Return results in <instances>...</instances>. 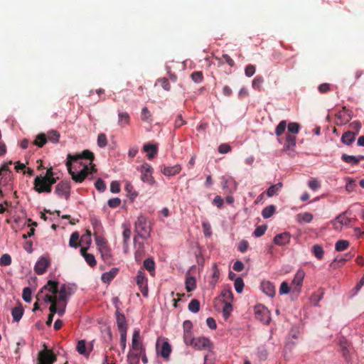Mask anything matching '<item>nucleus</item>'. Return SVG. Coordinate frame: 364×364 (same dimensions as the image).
I'll use <instances>...</instances> for the list:
<instances>
[{"label": "nucleus", "instance_id": "obj_1", "mask_svg": "<svg viewBox=\"0 0 364 364\" xmlns=\"http://www.w3.org/2000/svg\"><path fill=\"white\" fill-rule=\"evenodd\" d=\"M80 159H88L92 162L95 156L92 151L87 149L84 150L81 154L68 155L66 166L72 179L77 183L82 182L89 173L88 166L78 162Z\"/></svg>", "mask_w": 364, "mask_h": 364}, {"label": "nucleus", "instance_id": "obj_2", "mask_svg": "<svg viewBox=\"0 0 364 364\" xmlns=\"http://www.w3.org/2000/svg\"><path fill=\"white\" fill-rule=\"evenodd\" d=\"M151 227L147 218L144 215H139L135 222V232L141 238L146 239L150 235Z\"/></svg>", "mask_w": 364, "mask_h": 364}, {"label": "nucleus", "instance_id": "obj_3", "mask_svg": "<svg viewBox=\"0 0 364 364\" xmlns=\"http://www.w3.org/2000/svg\"><path fill=\"white\" fill-rule=\"evenodd\" d=\"M139 170L141 172V180L144 183H146L151 186L155 183L156 181L152 176L154 169L150 164L144 163Z\"/></svg>", "mask_w": 364, "mask_h": 364}, {"label": "nucleus", "instance_id": "obj_4", "mask_svg": "<svg viewBox=\"0 0 364 364\" xmlns=\"http://www.w3.org/2000/svg\"><path fill=\"white\" fill-rule=\"evenodd\" d=\"M55 193L59 197H64L66 200H68L70 195V182L67 181H62L58 183L55 186Z\"/></svg>", "mask_w": 364, "mask_h": 364}, {"label": "nucleus", "instance_id": "obj_5", "mask_svg": "<svg viewBox=\"0 0 364 364\" xmlns=\"http://www.w3.org/2000/svg\"><path fill=\"white\" fill-rule=\"evenodd\" d=\"M33 189L39 193H49L51 192L52 189L50 188V186L47 183L46 180L42 178L41 176H38L35 178L33 181Z\"/></svg>", "mask_w": 364, "mask_h": 364}, {"label": "nucleus", "instance_id": "obj_6", "mask_svg": "<svg viewBox=\"0 0 364 364\" xmlns=\"http://www.w3.org/2000/svg\"><path fill=\"white\" fill-rule=\"evenodd\" d=\"M36 299L38 301H40L41 299L46 303H50L51 305L49 308V310L50 311V314H53V315H54L57 312L58 308L55 296H50L49 294L44 295L43 294V291H40L36 296Z\"/></svg>", "mask_w": 364, "mask_h": 364}, {"label": "nucleus", "instance_id": "obj_7", "mask_svg": "<svg viewBox=\"0 0 364 364\" xmlns=\"http://www.w3.org/2000/svg\"><path fill=\"white\" fill-rule=\"evenodd\" d=\"M352 112L343 107L336 115V124L342 125L348 123L352 119Z\"/></svg>", "mask_w": 364, "mask_h": 364}, {"label": "nucleus", "instance_id": "obj_8", "mask_svg": "<svg viewBox=\"0 0 364 364\" xmlns=\"http://www.w3.org/2000/svg\"><path fill=\"white\" fill-rule=\"evenodd\" d=\"M304 277V271L301 269H299L295 274L294 279L291 282V287L293 288L294 291L297 293L300 292Z\"/></svg>", "mask_w": 364, "mask_h": 364}, {"label": "nucleus", "instance_id": "obj_9", "mask_svg": "<svg viewBox=\"0 0 364 364\" xmlns=\"http://www.w3.org/2000/svg\"><path fill=\"white\" fill-rule=\"evenodd\" d=\"M193 346L196 350H210L213 347L210 341L205 337H198L195 338L193 341Z\"/></svg>", "mask_w": 364, "mask_h": 364}, {"label": "nucleus", "instance_id": "obj_10", "mask_svg": "<svg viewBox=\"0 0 364 364\" xmlns=\"http://www.w3.org/2000/svg\"><path fill=\"white\" fill-rule=\"evenodd\" d=\"M50 262L46 257H41L34 267V271L37 274H43L47 270V268L50 266Z\"/></svg>", "mask_w": 364, "mask_h": 364}, {"label": "nucleus", "instance_id": "obj_11", "mask_svg": "<svg viewBox=\"0 0 364 364\" xmlns=\"http://www.w3.org/2000/svg\"><path fill=\"white\" fill-rule=\"evenodd\" d=\"M146 281L147 279L145 277V273L142 270L138 271L136 277V282L144 295H146L148 291Z\"/></svg>", "mask_w": 364, "mask_h": 364}, {"label": "nucleus", "instance_id": "obj_12", "mask_svg": "<svg viewBox=\"0 0 364 364\" xmlns=\"http://www.w3.org/2000/svg\"><path fill=\"white\" fill-rule=\"evenodd\" d=\"M117 328L119 332L127 331V325L125 316L119 309L115 312Z\"/></svg>", "mask_w": 364, "mask_h": 364}, {"label": "nucleus", "instance_id": "obj_13", "mask_svg": "<svg viewBox=\"0 0 364 364\" xmlns=\"http://www.w3.org/2000/svg\"><path fill=\"white\" fill-rule=\"evenodd\" d=\"M350 219L346 216V213L340 214L335 220L333 221L334 229L341 230L343 225H349Z\"/></svg>", "mask_w": 364, "mask_h": 364}, {"label": "nucleus", "instance_id": "obj_14", "mask_svg": "<svg viewBox=\"0 0 364 364\" xmlns=\"http://www.w3.org/2000/svg\"><path fill=\"white\" fill-rule=\"evenodd\" d=\"M132 348L134 350H144L143 345L140 341V331L134 330L132 336Z\"/></svg>", "mask_w": 364, "mask_h": 364}, {"label": "nucleus", "instance_id": "obj_15", "mask_svg": "<svg viewBox=\"0 0 364 364\" xmlns=\"http://www.w3.org/2000/svg\"><path fill=\"white\" fill-rule=\"evenodd\" d=\"M38 360H42L46 364L54 363L56 361V356L50 350H45L39 353Z\"/></svg>", "mask_w": 364, "mask_h": 364}, {"label": "nucleus", "instance_id": "obj_16", "mask_svg": "<svg viewBox=\"0 0 364 364\" xmlns=\"http://www.w3.org/2000/svg\"><path fill=\"white\" fill-rule=\"evenodd\" d=\"M290 239V234L289 232H285L277 235L274 238V242L276 245L282 246L289 243Z\"/></svg>", "mask_w": 364, "mask_h": 364}, {"label": "nucleus", "instance_id": "obj_17", "mask_svg": "<svg viewBox=\"0 0 364 364\" xmlns=\"http://www.w3.org/2000/svg\"><path fill=\"white\" fill-rule=\"evenodd\" d=\"M261 288L262 291L268 295L269 296L273 297L275 294V287L274 285L269 282L264 281L261 283Z\"/></svg>", "mask_w": 364, "mask_h": 364}, {"label": "nucleus", "instance_id": "obj_18", "mask_svg": "<svg viewBox=\"0 0 364 364\" xmlns=\"http://www.w3.org/2000/svg\"><path fill=\"white\" fill-rule=\"evenodd\" d=\"M58 299L66 303L68 298L72 294V289L65 284H63L58 290Z\"/></svg>", "mask_w": 364, "mask_h": 364}, {"label": "nucleus", "instance_id": "obj_19", "mask_svg": "<svg viewBox=\"0 0 364 364\" xmlns=\"http://www.w3.org/2000/svg\"><path fill=\"white\" fill-rule=\"evenodd\" d=\"M181 170V167L180 165L177 164L173 166H164L161 168L162 173L165 176H172L178 173Z\"/></svg>", "mask_w": 364, "mask_h": 364}, {"label": "nucleus", "instance_id": "obj_20", "mask_svg": "<svg viewBox=\"0 0 364 364\" xmlns=\"http://www.w3.org/2000/svg\"><path fill=\"white\" fill-rule=\"evenodd\" d=\"M143 149L145 152H147V156L149 159L154 158L158 151V147L156 144H145Z\"/></svg>", "mask_w": 364, "mask_h": 364}, {"label": "nucleus", "instance_id": "obj_21", "mask_svg": "<svg viewBox=\"0 0 364 364\" xmlns=\"http://www.w3.org/2000/svg\"><path fill=\"white\" fill-rule=\"evenodd\" d=\"M355 136L356 134L353 132H346L342 135L341 141L346 145H350L355 141Z\"/></svg>", "mask_w": 364, "mask_h": 364}, {"label": "nucleus", "instance_id": "obj_22", "mask_svg": "<svg viewBox=\"0 0 364 364\" xmlns=\"http://www.w3.org/2000/svg\"><path fill=\"white\" fill-rule=\"evenodd\" d=\"M43 289L48 290L55 296L58 292V282L50 280L47 284L45 285L41 291H43Z\"/></svg>", "mask_w": 364, "mask_h": 364}, {"label": "nucleus", "instance_id": "obj_23", "mask_svg": "<svg viewBox=\"0 0 364 364\" xmlns=\"http://www.w3.org/2000/svg\"><path fill=\"white\" fill-rule=\"evenodd\" d=\"M314 215L309 212L299 213L296 216V220L299 223H310L312 221Z\"/></svg>", "mask_w": 364, "mask_h": 364}, {"label": "nucleus", "instance_id": "obj_24", "mask_svg": "<svg viewBox=\"0 0 364 364\" xmlns=\"http://www.w3.org/2000/svg\"><path fill=\"white\" fill-rule=\"evenodd\" d=\"M118 273V269L112 268L109 272H107L102 274V280L105 283L110 282Z\"/></svg>", "mask_w": 364, "mask_h": 364}, {"label": "nucleus", "instance_id": "obj_25", "mask_svg": "<svg viewBox=\"0 0 364 364\" xmlns=\"http://www.w3.org/2000/svg\"><path fill=\"white\" fill-rule=\"evenodd\" d=\"M118 117V124L122 127L128 125L130 122V117L127 112H119Z\"/></svg>", "mask_w": 364, "mask_h": 364}, {"label": "nucleus", "instance_id": "obj_26", "mask_svg": "<svg viewBox=\"0 0 364 364\" xmlns=\"http://www.w3.org/2000/svg\"><path fill=\"white\" fill-rule=\"evenodd\" d=\"M283 186L282 183L279 182L277 184L271 186L267 190V195L268 197H272L275 195H277L278 193L281 191L282 188Z\"/></svg>", "mask_w": 364, "mask_h": 364}, {"label": "nucleus", "instance_id": "obj_27", "mask_svg": "<svg viewBox=\"0 0 364 364\" xmlns=\"http://www.w3.org/2000/svg\"><path fill=\"white\" fill-rule=\"evenodd\" d=\"M311 252L316 259L321 260L323 258L324 250L321 245H314L311 248Z\"/></svg>", "mask_w": 364, "mask_h": 364}, {"label": "nucleus", "instance_id": "obj_28", "mask_svg": "<svg viewBox=\"0 0 364 364\" xmlns=\"http://www.w3.org/2000/svg\"><path fill=\"white\" fill-rule=\"evenodd\" d=\"M220 296L222 297L223 303H232L233 301V294L230 289L223 290Z\"/></svg>", "mask_w": 364, "mask_h": 364}, {"label": "nucleus", "instance_id": "obj_29", "mask_svg": "<svg viewBox=\"0 0 364 364\" xmlns=\"http://www.w3.org/2000/svg\"><path fill=\"white\" fill-rule=\"evenodd\" d=\"M296 145V136L290 133L287 134L284 147L290 149Z\"/></svg>", "mask_w": 364, "mask_h": 364}, {"label": "nucleus", "instance_id": "obj_30", "mask_svg": "<svg viewBox=\"0 0 364 364\" xmlns=\"http://www.w3.org/2000/svg\"><path fill=\"white\" fill-rule=\"evenodd\" d=\"M11 314L14 321L18 322L23 314V309L21 306H16L12 309Z\"/></svg>", "mask_w": 364, "mask_h": 364}, {"label": "nucleus", "instance_id": "obj_31", "mask_svg": "<svg viewBox=\"0 0 364 364\" xmlns=\"http://www.w3.org/2000/svg\"><path fill=\"white\" fill-rule=\"evenodd\" d=\"M47 137L45 134H39L36 136L33 144L38 147H43L47 142Z\"/></svg>", "mask_w": 364, "mask_h": 364}, {"label": "nucleus", "instance_id": "obj_32", "mask_svg": "<svg viewBox=\"0 0 364 364\" xmlns=\"http://www.w3.org/2000/svg\"><path fill=\"white\" fill-rule=\"evenodd\" d=\"M80 238V235L78 232H74L71 234L70 238L69 240V245L71 247L77 248L80 245V244L78 242Z\"/></svg>", "mask_w": 364, "mask_h": 364}, {"label": "nucleus", "instance_id": "obj_33", "mask_svg": "<svg viewBox=\"0 0 364 364\" xmlns=\"http://www.w3.org/2000/svg\"><path fill=\"white\" fill-rule=\"evenodd\" d=\"M275 210L274 205H268L263 209L262 215L264 218H269L275 213Z\"/></svg>", "mask_w": 364, "mask_h": 364}, {"label": "nucleus", "instance_id": "obj_34", "mask_svg": "<svg viewBox=\"0 0 364 364\" xmlns=\"http://www.w3.org/2000/svg\"><path fill=\"white\" fill-rule=\"evenodd\" d=\"M349 242L344 240H341L336 242L335 249L338 252L346 250L349 247Z\"/></svg>", "mask_w": 364, "mask_h": 364}, {"label": "nucleus", "instance_id": "obj_35", "mask_svg": "<svg viewBox=\"0 0 364 364\" xmlns=\"http://www.w3.org/2000/svg\"><path fill=\"white\" fill-rule=\"evenodd\" d=\"M144 267L148 270L151 275L154 274V269H155V263L154 260L151 258H148L144 261Z\"/></svg>", "mask_w": 364, "mask_h": 364}, {"label": "nucleus", "instance_id": "obj_36", "mask_svg": "<svg viewBox=\"0 0 364 364\" xmlns=\"http://www.w3.org/2000/svg\"><path fill=\"white\" fill-rule=\"evenodd\" d=\"M171 352V348L168 342H164L162 344L161 355L164 358H168Z\"/></svg>", "mask_w": 364, "mask_h": 364}, {"label": "nucleus", "instance_id": "obj_37", "mask_svg": "<svg viewBox=\"0 0 364 364\" xmlns=\"http://www.w3.org/2000/svg\"><path fill=\"white\" fill-rule=\"evenodd\" d=\"M101 256L105 261H108L111 258L110 249L108 247L107 245H104L100 249H99Z\"/></svg>", "mask_w": 364, "mask_h": 364}, {"label": "nucleus", "instance_id": "obj_38", "mask_svg": "<svg viewBox=\"0 0 364 364\" xmlns=\"http://www.w3.org/2000/svg\"><path fill=\"white\" fill-rule=\"evenodd\" d=\"M46 137L47 140L56 143L59 141L60 134L55 130H50L48 132Z\"/></svg>", "mask_w": 364, "mask_h": 364}, {"label": "nucleus", "instance_id": "obj_39", "mask_svg": "<svg viewBox=\"0 0 364 364\" xmlns=\"http://www.w3.org/2000/svg\"><path fill=\"white\" fill-rule=\"evenodd\" d=\"M141 119L144 122H152L151 114L147 107H144L141 112Z\"/></svg>", "mask_w": 364, "mask_h": 364}, {"label": "nucleus", "instance_id": "obj_40", "mask_svg": "<svg viewBox=\"0 0 364 364\" xmlns=\"http://www.w3.org/2000/svg\"><path fill=\"white\" fill-rule=\"evenodd\" d=\"M188 310L193 313H197L200 310V302L194 299L191 301L188 304Z\"/></svg>", "mask_w": 364, "mask_h": 364}, {"label": "nucleus", "instance_id": "obj_41", "mask_svg": "<svg viewBox=\"0 0 364 364\" xmlns=\"http://www.w3.org/2000/svg\"><path fill=\"white\" fill-rule=\"evenodd\" d=\"M341 159L348 164H351L352 165H356L358 164L357 157L355 156H350L344 154L342 155Z\"/></svg>", "mask_w": 364, "mask_h": 364}, {"label": "nucleus", "instance_id": "obj_42", "mask_svg": "<svg viewBox=\"0 0 364 364\" xmlns=\"http://www.w3.org/2000/svg\"><path fill=\"white\" fill-rule=\"evenodd\" d=\"M196 288V280L194 277H189L186 280V289L187 291L190 292Z\"/></svg>", "mask_w": 364, "mask_h": 364}, {"label": "nucleus", "instance_id": "obj_43", "mask_svg": "<svg viewBox=\"0 0 364 364\" xmlns=\"http://www.w3.org/2000/svg\"><path fill=\"white\" fill-rule=\"evenodd\" d=\"M183 340L186 345H193L195 338L193 336L192 331H183Z\"/></svg>", "mask_w": 364, "mask_h": 364}, {"label": "nucleus", "instance_id": "obj_44", "mask_svg": "<svg viewBox=\"0 0 364 364\" xmlns=\"http://www.w3.org/2000/svg\"><path fill=\"white\" fill-rule=\"evenodd\" d=\"M191 77L196 83H200L203 80V74L201 71H194L191 73Z\"/></svg>", "mask_w": 364, "mask_h": 364}, {"label": "nucleus", "instance_id": "obj_45", "mask_svg": "<svg viewBox=\"0 0 364 364\" xmlns=\"http://www.w3.org/2000/svg\"><path fill=\"white\" fill-rule=\"evenodd\" d=\"M244 282L241 277H237L235 279V289L237 293H242L244 288Z\"/></svg>", "mask_w": 364, "mask_h": 364}, {"label": "nucleus", "instance_id": "obj_46", "mask_svg": "<svg viewBox=\"0 0 364 364\" xmlns=\"http://www.w3.org/2000/svg\"><path fill=\"white\" fill-rule=\"evenodd\" d=\"M287 127V122L283 120L279 122L275 129V134L277 136H281L285 131Z\"/></svg>", "mask_w": 364, "mask_h": 364}, {"label": "nucleus", "instance_id": "obj_47", "mask_svg": "<svg viewBox=\"0 0 364 364\" xmlns=\"http://www.w3.org/2000/svg\"><path fill=\"white\" fill-rule=\"evenodd\" d=\"M264 82V79L262 76H256L252 81V87L256 90H260L262 84Z\"/></svg>", "mask_w": 364, "mask_h": 364}, {"label": "nucleus", "instance_id": "obj_48", "mask_svg": "<svg viewBox=\"0 0 364 364\" xmlns=\"http://www.w3.org/2000/svg\"><path fill=\"white\" fill-rule=\"evenodd\" d=\"M299 128L300 126L296 122H291L288 125V131L294 135L299 133Z\"/></svg>", "mask_w": 364, "mask_h": 364}, {"label": "nucleus", "instance_id": "obj_49", "mask_svg": "<svg viewBox=\"0 0 364 364\" xmlns=\"http://www.w3.org/2000/svg\"><path fill=\"white\" fill-rule=\"evenodd\" d=\"M107 144V136L105 134L101 133L97 136V145L101 147H105Z\"/></svg>", "mask_w": 364, "mask_h": 364}, {"label": "nucleus", "instance_id": "obj_50", "mask_svg": "<svg viewBox=\"0 0 364 364\" xmlns=\"http://www.w3.org/2000/svg\"><path fill=\"white\" fill-rule=\"evenodd\" d=\"M11 264V257L9 254H4L0 258L1 266H9Z\"/></svg>", "mask_w": 364, "mask_h": 364}, {"label": "nucleus", "instance_id": "obj_51", "mask_svg": "<svg viewBox=\"0 0 364 364\" xmlns=\"http://www.w3.org/2000/svg\"><path fill=\"white\" fill-rule=\"evenodd\" d=\"M340 346L341 348L343 357L346 358V360H348V353H349L348 350V343L346 341H340Z\"/></svg>", "mask_w": 364, "mask_h": 364}, {"label": "nucleus", "instance_id": "obj_52", "mask_svg": "<svg viewBox=\"0 0 364 364\" xmlns=\"http://www.w3.org/2000/svg\"><path fill=\"white\" fill-rule=\"evenodd\" d=\"M95 186L100 192H104L106 190V184L102 178H98L95 183Z\"/></svg>", "mask_w": 364, "mask_h": 364}, {"label": "nucleus", "instance_id": "obj_53", "mask_svg": "<svg viewBox=\"0 0 364 364\" xmlns=\"http://www.w3.org/2000/svg\"><path fill=\"white\" fill-rule=\"evenodd\" d=\"M265 311H266V309L262 305L256 306L255 308V316L257 318H258L261 321L263 320V318H262V314L265 313Z\"/></svg>", "mask_w": 364, "mask_h": 364}, {"label": "nucleus", "instance_id": "obj_54", "mask_svg": "<svg viewBox=\"0 0 364 364\" xmlns=\"http://www.w3.org/2000/svg\"><path fill=\"white\" fill-rule=\"evenodd\" d=\"M308 186L312 191H316V190L318 189L321 187V183H320V182L317 179L311 178L308 182Z\"/></svg>", "mask_w": 364, "mask_h": 364}, {"label": "nucleus", "instance_id": "obj_55", "mask_svg": "<svg viewBox=\"0 0 364 364\" xmlns=\"http://www.w3.org/2000/svg\"><path fill=\"white\" fill-rule=\"evenodd\" d=\"M84 259L86 262L92 267H95L97 264L96 259L92 254H88L84 255Z\"/></svg>", "mask_w": 364, "mask_h": 364}, {"label": "nucleus", "instance_id": "obj_56", "mask_svg": "<svg viewBox=\"0 0 364 364\" xmlns=\"http://www.w3.org/2000/svg\"><path fill=\"white\" fill-rule=\"evenodd\" d=\"M267 230V225H259L254 231V235L257 237L262 236Z\"/></svg>", "mask_w": 364, "mask_h": 364}, {"label": "nucleus", "instance_id": "obj_57", "mask_svg": "<svg viewBox=\"0 0 364 364\" xmlns=\"http://www.w3.org/2000/svg\"><path fill=\"white\" fill-rule=\"evenodd\" d=\"M77 350L81 355L86 354V344L84 340L79 341L77 345Z\"/></svg>", "mask_w": 364, "mask_h": 364}, {"label": "nucleus", "instance_id": "obj_58", "mask_svg": "<svg viewBox=\"0 0 364 364\" xmlns=\"http://www.w3.org/2000/svg\"><path fill=\"white\" fill-rule=\"evenodd\" d=\"M232 310V306L231 303H224V306L223 309V316L225 318H228Z\"/></svg>", "mask_w": 364, "mask_h": 364}, {"label": "nucleus", "instance_id": "obj_59", "mask_svg": "<svg viewBox=\"0 0 364 364\" xmlns=\"http://www.w3.org/2000/svg\"><path fill=\"white\" fill-rule=\"evenodd\" d=\"M22 297L26 302L31 300V290L29 287H25L23 290Z\"/></svg>", "mask_w": 364, "mask_h": 364}, {"label": "nucleus", "instance_id": "obj_60", "mask_svg": "<svg viewBox=\"0 0 364 364\" xmlns=\"http://www.w3.org/2000/svg\"><path fill=\"white\" fill-rule=\"evenodd\" d=\"M108 205L112 208H116L121 204V200L119 198H111L107 202Z\"/></svg>", "mask_w": 364, "mask_h": 364}, {"label": "nucleus", "instance_id": "obj_61", "mask_svg": "<svg viewBox=\"0 0 364 364\" xmlns=\"http://www.w3.org/2000/svg\"><path fill=\"white\" fill-rule=\"evenodd\" d=\"M158 82L161 84V87L166 91H169L171 89L170 83L168 80V79L164 77V78H159L158 80Z\"/></svg>", "mask_w": 364, "mask_h": 364}, {"label": "nucleus", "instance_id": "obj_62", "mask_svg": "<svg viewBox=\"0 0 364 364\" xmlns=\"http://www.w3.org/2000/svg\"><path fill=\"white\" fill-rule=\"evenodd\" d=\"M131 230L129 227H126L123 231V238H124V245H127V242L130 239L131 237Z\"/></svg>", "mask_w": 364, "mask_h": 364}, {"label": "nucleus", "instance_id": "obj_63", "mask_svg": "<svg viewBox=\"0 0 364 364\" xmlns=\"http://www.w3.org/2000/svg\"><path fill=\"white\" fill-rule=\"evenodd\" d=\"M290 291V287L287 282H283L279 288L280 294H287Z\"/></svg>", "mask_w": 364, "mask_h": 364}, {"label": "nucleus", "instance_id": "obj_64", "mask_svg": "<svg viewBox=\"0 0 364 364\" xmlns=\"http://www.w3.org/2000/svg\"><path fill=\"white\" fill-rule=\"evenodd\" d=\"M232 150L231 146L228 144H221L218 147V151L220 154H227Z\"/></svg>", "mask_w": 364, "mask_h": 364}]
</instances>
